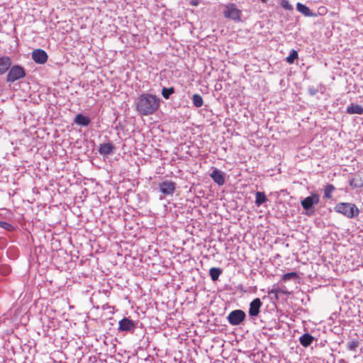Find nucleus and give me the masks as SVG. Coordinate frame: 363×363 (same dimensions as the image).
Here are the masks:
<instances>
[{"instance_id":"f257e3e1","label":"nucleus","mask_w":363,"mask_h":363,"mask_svg":"<svg viewBox=\"0 0 363 363\" xmlns=\"http://www.w3.org/2000/svg\"><path fill=\"white\" fill-rule=\"evenodd\" d=\"M160 105V99L151 94H141L136 102V111L140 116H150L156 112Z\"/></svg>"},{"instance_id":"f03ea898","label":"nucleus","mask_w":363,"mask_h":363,"mask_svg":"<svg viewBox=\"0 0 363 363\" xmlns=\"http://www.w3.org/2000/svg\"><path fill=\"white\" fill-rule=\"evenodd\" d=\"M335 212L341 213L348 218L358 216L359 210L355 204L351 203H339L334 208Z\"/></svg>"},{"instance_id":"7ed1b4c3","label":"nucleus","mask_w":363,"mask_h":363,"mask_svg":"<svg viewBox=\"0 0 363 363\" xmlns=\"http://www.w3.org/2000/svg\"><path fill=\"white\" fill-rule=\"evenodd\" d=\"M6 77L7 82H14L26 76L25 69L20 65H13L8 70Z\"/></svg>"},{"instance_id":"20e7f679","label":"nucleus","mask_w":363,"mask_h":363,"mask_svg":"<svg viewBox=\"0 0 363 363\" xmlns=\"http://www.w3.org/2000/svg\"><path fill=\"white\" fill-rule=\"evenodd\" d=\"M242 11L236 6L235 4H228L225 6L223 11V15L226 18L240 21L241 20Z\"/></svg>"},{"instance_id":"39448f33","label":"nucleus","mask_w":363,"mask_h":363,"mask_svg":"<svg viewBox=\"0 0 363 363\" xmlns=\"http://www.w3.org/2000/svg\"><path fill=\"white\" fill-rule=\"evenodd\" d=\"M245 318H246L245 313L242 310L238 309V310H234V311H231L228 314V315L227 317V320L231 325H238L242 322L244 321Z\"/></svg>"},{"instance_id":"423d86ee","label":"nucleus","mask_w":363,"mask_h":363,"mask_svg":"<svg viewBox=\"0 0 363 363\" xmlns=\"http://www.w3.org/2000/svg\"><path fill=\"white\" fill-rule=\"evenodd\" d=\"M320 202V196L317 193H312L309 196L306 197L301 201L303 208L307 211L312 209L313 206Z\"/></svg>"},{"instance_id":"0eeeda50","label":"nucleus","mask_w":363,"mask_h":363,"mask_svg":"<svg viewBox=\"0 0 363 363\" xmlns=\"http://www.w3.org/2000/svg\"><path fill=\"white\" fill-rule=\"evenodd\" d=\"M136 328V323L128 318H123L118 322V330L133 333Z\"/></svg>"},{"instance_id":"6e6552de","label":"nucleus","mask_w":363,"mask_h":363,"mask_svg":"<svg viewBox=\"0 0 363 363\" xmlns=\"http://www.w3.org/2000/svg\"><path fill=\"white\" fill-rule=\"evenodd\" d=\"M176 189V184L172 181H164L160 184V190L164 195H172Z\"/></svg>"},{"instance_id":"1a4fd4ad","label":"nucleus","mask_w":363,"mask_h":363,"mask_svg":"<svg viewBox=\"0 0 363 363\" xmlns=\"http://www.w3.org/2000/svg\"><path fill=\"white\" fill-rule=\"evenodd\" d=\"M32 59L35 62L43 65L47 62L48 55L43 50L36 49L33 51Z\"/></svg>"},{"instance_id":"9d476101","label":"nucleus","mask_w":363,"mask_h":363,"mask_svg":"<svg viewBox=\"0 0 363 363\" xmlns=\"http://www.w3.org/2000/svg\"><path fill=\"white\" fill-rule=\"evenodd\" d=\"M262 306V303L261 300L259 298H255L250 303V308H249V315L251 317H256L259 315L260 312V308Z\"/></svg>"},{"instance_id":"9b49d317","label":"nucleus","mask_w":363,"mask_h":363,"mask_svg":"<svg viewBox=\"0 0 363 363\" xmlns=\"http://www.w3.org/2000/svg\"><path fill=\"white\" fill-rule=\"evenodd\" d=\"M210 177L213 182L219 186L225 184L224 172L217 168H213L210 174Z\"/></svg>"},{"instance_id":"f8f14e48","label":"nucleus","mask_w":363,"mask_h":363,"mask_svg":"<svg viewBox=\"0 0 363 363\" xmlns=\"http://www.w3.org/2000/svg\"><path fill=\"white\" fill-rule=\"evenodd\" d=\"M12 61L10 57H0V76L4 74L11 67Z\"/></svg>"},{"instance_id":"ddd939ff","label":"nucleus","mask_w":363,"mask_h":363,"mask_svg":"<svg viewBox=\"0 0 363 363\" xmlns=\"http://www.w3.org/2000/svg\"><path fill=\"white\" fill-rule=\"evenodd\" d=\"M114 150L115 147L111 143H102L99 147V152L101 155H108L112 154Z\"/></svg>"},{"instance_id":"4468645a","label":"nucleus","mask_w":363,"mask_h":363,"mask_svg":"<svg viewBox=\"0 0 363 363\" xmlns=\"http://www.w3.org/2000/svg\"><path fill=\"white\" fill-rule=\"evenodd\" d=\"M74 122L79 125L87 126L90 123L91 120L88 116L79 113L75 116Z\"/></svg>"},{"instance_id":"2eb2a0df","label":"nucleus","mask_w":363,"mask_h":363,"mask_svg":"<svg viewBox=\"0 0 363 363\" xmlns=\"http://www.w3.org/2000/svg\"><path fill=\"white\" fill-rule=\"evenodd\" d=\"M296 9L298 11L301 13L305 16L313 17L316 16L311 11V9L308 6L301 3H298L296 4Z\"/></svg>"},{"instance_id":"dca6fc26","label":"nucleus","mask_w":363,"mask_h":363,"mask_svg":"<svg viewBox=\"0 0 363 363\" xmlns=\"http://www.w3.org/2000/svg\"><path fill=\"white\" fill-rule=\"evenodd\" d=\"M314 340V337L309 333H305L299 337V342L304 347H308Z\"/></svg>"},{"instance_id":"f3484780","label":"nucleus","mask_w":363,"mask_h":363,"mask_svg":"<svg viewBox=\"0 0 363 363\" xmlns=\"http://www.w3.org/2000/svg\"><path fill=\"white\" fill-rule=\"evenodd\" d=\"M347 113L349 114H358L363 113V107L359 104H352L347 108Z\"/></svg>"},{"instance_id":"a211bd4d","label":"nucleus","mask_w":363,"mask_h":363,"mask_svg":"<svg viewBox=\"0 0 363 363\" xmlns=\"http://www.w3.org/2000/svg\"><path fill=\"white\" fill-rule=\"evenodd\" d=\"M267 201V198L266 197L264 192L257 191L255 194V204L257 206H260L264 203Z\"/></svg>"},{"instance_id":"6ab92c4d","label":"nucleus","mask_w":363,"mask_h":363,"mask_svg":"<svg viewBox=\"0 0 363 363\" xmlns=\"http://www.w3.org/2000/svg\"><path fill=\"white\" fill-rule=\"evenodd\" d=\"M335 187L330 184H328L324 189V198L330 199L332 198V194L335 191Z\"/></svg>"},{"instance_id":"aec40b11","label":"nucleus","mask_w":363,"mask_h":363,"mask_svg":"<svg viewBox=\"0 0 363 363\" xmlns=\"http://www.w3.org/2000/svg\"><path fill=\"white\" fill-rule=\"evenodd\" d=\"M221 274L222 270L220 268L212 267L209 270V275L213 281L218 280Z\"/></svg>"},{"instance_id":"412c9836","label":"nucleus","mask_w":363,"mask_h":363,"mask_svg":"<svg viewBox=\"0 0 363 363\" xmlns=\"http://www.w3.org/2000/svg\"><path fill=\"white\" fill-rule=\"evenodd\" d=\"M192 102H193V104L196 108H200L203 104V100L202 96L198 94H195L192 96Z\"/></svg>"},{"instance_id":"4be33fe9","label":"nucleus","mask_w":363,"mask_h":363,"mask_svg":"<svg viewBox=\"0 0 363 363\" xmlns=\"http://www.w3.org/2000/svg\"><path fill=\"white\" fill-rule=\"evenodd\" d=\"M298 55L296 50H291L289 55L286 57V62L289 64H294L295 60L298 59Z\"/></svg>"},{"instance_id":"5701e85b","label":"nucleus","mask_w":363,"mask_h":363,"mask_svg":"<svg viewBox=\"0 0 363 363\" xmlns=\"http://www.w3.org/2000/svg\"><path fill=\"white\" fill-rule=\"evenodd\" d=\"M174 93V88L169 87L165 88L164 87L162 90V95L165 99H168L171 94Z\"/></svg>"},{"instance_id":"b1692460","label":"nucleus","mask_w":363,"mask_h":363,"mask_svg":"<svg viewBox=\"0 0 363 363\" xmlns=\"http://www.w3.org/2000/svg\"><path fill=\"white\" fill-rule=\"evenodd\" d=\"M298 277L296 272H289L284 274L281 278L282 281H286L291 279H297Z\"/></svg>"},{"instance_id":"393cba45","label":"nucleus","mask_w":363,"mask_h":363,"mask_svg":"<svg viewBox=\"0 0 363 363\" xmlns=\"http://www.w3.org/2000/svg\"><path fill=\"white\" fill-rule=\"evenodd\" d=\"M0 227L9 232L14 230V227L11 224L4 221H0Z\"/></svg>"},{"instance_id":"a878e982","label":"nucleus","mask_w":363,"mask_h":363,"mask_svg":"<svg viewBox=\"0 0 363 363\" xmlns=\"http://www.w3.org/2000/svg\"><path fill=\"white\" fill-rule=\"evenodd\" d=\"M11 272V267L6 264H1L0 266V273L4 275H8Z\"/></svg>"},{"instance_id":"bb28decb","label":"nucleus","mask_w":363,"mask_h":363,"mask_svg":"<svg viewBox=\"0 0 363 363\" xmlns=\"http://www.w3.org/2000/svg\"><path fill=\"white\" fill-rule=\"evenodd\" d=\"M358 340H352L347 344V349L350 351H354L359 346Z\"/></svg>"},{"instance_id":"cd10ccee","label":"nucleus","mask_w":363,"mask_h":363,"mask_svg":"<svg viewBox=\"0 0 363 363\" xmlns=\"http://www.w3.org/2000/svg\"><path fill=\"white\" fill-rule=\"evenodd\" d=\"M280 4L285 10H293V6L291 5L288 0H281Z\"/></svg>"},{"instance_id":"c85d7f7f","label":"nucleus","mask_w":363,"mask_h":363,"mask_svg":"<svg viewBox=\"0 0 363 363\" xmlns=\"http://www.w3.org/2000/svg\"><path fill=\"white\" fill-rule=\"evenodd\" d=\"M308 91L310 94V95L314 96V95H315L318 92V90L317 88H315V86H309L308 87Z\"/></svg>"},{"instance_id":"c756f323","label":"nucleus","mask_w":363,"mask_h":363,"mask_svg":"<svg viewBox=\"0 0 363 363\" xmlns=\"http://www.w3.org/2000/svg\"><path fill=\"white\" fill-rule=\"evenodd\" d=\"M279 291V289H272V290L269 292V294H274V295L276 296V297L277 298V294H278Z\"/></svg>"},{"instance_id":"7c9ffc66","label":"nucleus","mask_w":363,"mask_h":363,"mask_svg":"<svg viewBox=\"0 0 363 363\" xmlns=\"http://www.w3.org/2000/svg\"><path fill=\"white\" fill-rule=\"evenodd\" d=\"M192 4H193V5H194V6H196V5H197V4L196 3V1H194V2L192 1Z\"/></svg>"},{"instance_id":"2f4dec72","label":"nucleus","mask_w":363,"mask_h":363,"mask_svg":"<svg viewBox=\"0 0 363 363\" xmlns=\"http://www.w3.org/2000/svg\"><path fill=\"white\" fill-rule=\"evenodd\" d=\"M192 4H193V5H194V6H196V5H197V4L196 3V1H194V2L192 1Z\"/></svg>"},{"instance_id":"473e14b6","label":"nucleus","mask_w":363,"mask_h":363,"mask_svg":"<svg viewBox=\"0 0 363 363\" xmlns=\"http://www.w3.org/2000/svg\"><path fill=\"white\" fill-rule=\"evenodd\" d=\"M262 2H266L267 0H260Z\"/></svg>"}]
</instances>
